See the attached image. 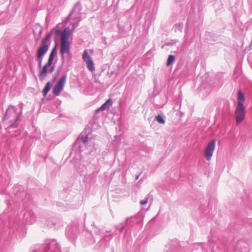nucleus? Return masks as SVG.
I'll return each mask as SVG.
<instances>
[{
	"label": "nucleus",
	"mask_w": 252,
	"mask_h": 252,
	"mask_svg": "<svg viewBox=\"0 0 252 252\" xmlns=\"http://www.w3.org/2000/svg\"><path fill=\"white\" fill-rule=\"evenodd\" d=\"M245 96L242 91H238L237 95V104L234 112L236 125H239L245 119L246 116V108L244 105Z\"/></svg>",
	"instance_id": "1"
},
{
	"label": "nucleus",
	"mask_w": 252,
	"mask_h": 252,
	"mask_svg": "<svg viewBox=\"0 0 252 252\" xmlns=\"http://www.w3.org/2000/svg\"><path fill=\"white\" fill-rule=\"evenodd\" d=\"M69 29L65 28L61 34V50L60 52L62 59H64V54H70V43L68 41L69 37Z\"/></svg>",
	"instance_id": "2"
},
{
	"label": "nucleus",
	"mask_w": 252,
	"mask_h": 252,
	"mask_svg": "<svg viewBox=\"0 0 252 252\" xmlns=\"http://www.w3.org/2000/svg\"><path fill=\"white\" fill-rule=\"evenodd\" d=\"M52 32L48 33L45 38L41 40V46L38 48L37 53V57L38 59H41L40 63L42 61V57L46 53L49 48V41L52 36Z\"/></svg>",
	"instance_id": "3"
},
{
	"label": "nucleus",
	"mask_w": 252,
	"mask_h": 252,
	"mask_svg": "<svg viewBox=\"0 0 252 252\" xmlns=\"http://www.w3.org/2000/svg\"><path fill=\"white\" fill-rule=\"evenodd\" d=\"M16 110V109L13 106H10L8 108L4 118L6 123H13L17 120L18 114Z\"/></svg>",
	"instance_id": "4"
},
{
	"label": "nucleus",
	"mask_w": 252,
	"mask_h": 252,
	"mask_svg": "<svg viewBox=\"0 0 252 252\" xmlns=\"http://www.w3.org/2000/svg\"><path fill=\"white\" fill-rule=\"evenodd\" d=\"M66 80V76L65 75L62 76L53 89V94L58 96L61 92L63 90Z\"/></svg>",
	"instance_id": "5"
},
{
	"label": "nucleus",
	"mask_w": 252,
	"mask_h": 252,
	"mask_svg": "<svg viewBox=\"0 0 252 252\" xmlns=\"http://www.w3.org/2000/svg\"><path fill=\"white\" fill-rule=\"evenodd\" d=\"M215 140H212L208 144L207 147H206L204 150V155L207 160H210L212 157L215 147Z\"/></svg>",
	"instance_id": "6"
},
{
	"label": "nucleus",
	"mask_w": 252,
	"mask_h": 252,
	"mask_svg": "<svg viewBox=\"0 0 252 252\" xmlns=\"http://www.w3.org/2000/svg\"><path fill=\"white\" fill-rule=\"evenodd\" d=\"M82 58L86 62L88 69L91 71H94L95 70L94 63L92 58L89 56L88 52L86 50L84 51Z\"/></svg>",
	"instance_id": "7"
},
{
	"label": "nucleus",
	"mask_w": 252,
	"mask_h": 252,
	"mask_svg": "<svg viewBox=\"0 0 252 252\" xmlns=\"http://www.w3.org/2000/svg\"><path fill=\"white\" fill-rule=\"evenodd\" d=\"M112 102L111 99H108L103 104L101 105L97 110V111H104L108 109L112 105Z\"/></svg>",
	"instance_id": "8"
},
{
	"label": "nucleus",
	"mask_w": 252,
	"mask_h": 252,
	"mask_svg": "<svg viewBox=\"0 0 252 252\" xmlns=\"http://www.w3.org/2000/svg\"><path fill=\"white\" fill-rule=\"evenodd\" d=\"M51 65L48 64V62L47 64H46L43 67V69L40 72V77L41 78L43 79L44 77L46 76L47 72V68L48 67L50 66Z\"/></svg>",
	"instance_id": "9"
},
{
	"label": "nucleus",
	"mask_w": 252,
	"mask_h": 252,
	"mask_svg": "<svg viewBox=\"0 0 252 252\" xmlns=\"http://www.w3.org/2000/svg\"><path fill=\"white\" fill-rule=\"evenodd\" d=\"M56 54V48H54L52 50V52L50 53V55L49 56V59H48V64L49 65H51L52 64V62H53V59H54V55Z\"/></svg>",
	"instance_id": "10"
},
{
	"label": "nucleus",
	"mask_w": 252,
	"mask_h": 252,
	"mask_svg": "<svg viewBox=\"0 0 252 252\" xmlns=\"http://www.w3.org/2000/svg\"><path fill=\"white\" fill-rule=\"evenodd\" d=\"M51 84L50 82H48L46 84L44 89L42 90V93H43V95L45 96L46 95L48 92L50 90Z\"/></svg>",
	"instance_id": "11"
},
{
	"label": "nucleus",
	"mask_w": 252,
	"mask_h": 252,
	"mask_svg": "<svg viewBox=\"0 0 252 252\" xmlns=\"http://www.w3.org/2000/svg\"><path fill=\"white\" fill-rule=\"evenodd\" d=\"M175 61V57L172 55H170L168 56L167 62L166 65L167 66L171 65Z\"/></svg>",
	"instance_id": "12"
},
{
	"label": "nucleus",
	"mask_w": 252,
	"mask_h": 252,
	"mask_svg": "<svg viewBox=\"0 0 252 252\" xmlns=\"http://www.w3.org/2000/svg\"><path fill=\"white\" fill-rule=\"evenodd\" d=\"M156 119L157 121V122H158L159 123L164 124V123H165V121L163 120V119L160 116H158L156 117Z\"/></svg>",
	"instance_id": "13"
},
{
	"label": "nucleus",
	"mask_w": 252,
	"mask_h": 252,
	"mask_svg": "<svg viewBox=\"0 0 252 252\" xmlns=\"http://www.w3.org/2000/svg\"><path fill=\"white\" fill-rule=\"evenodd\" d=\"M81 140L84 143H86L88 142V137L87 135L85 136L84 137L82 136L81 137Z\"/></svg>",
	"instance_id": "14"
},
{
	"label": "nucleus",
	"mask_w": 252,
	"mask_h": 252,
	"mask_svg": "<svg viewBox=\"0 0 252 252\" xmlns=\"http://www.w3.org/2000/svg\"><path fill=\"white\" fill-rule=\"evenodd\" d=\"M147 203V199H146L145 200H143V201H140V204L143 205H145Z\"/></svg>",
	"instance_id": "15"
},
{
	"label": "nucleus",
	"mask_w": 252,
	"mask_h": 252,
	"mask_svg": "<svg viewBox=\"0 0 252 252\" xmlns=\"http://www.w3.org/2000/svg\"><path fill=\"white\" fill-rule=\"evenodd\" d=\"M54 67H52L50 69V72L51 73L54 71Z\"/></svg>",
	"instance_id": "16"
}]
</instances>
